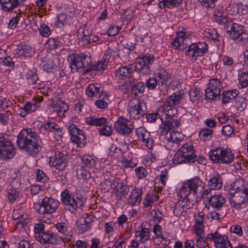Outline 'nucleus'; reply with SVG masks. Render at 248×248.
I'll return each mask as SVG.
<instances>
[{
	"instance_id": "obj_63",
	"label": "nucleus",
	"mask_w": 248,
	"mask_h": 248,
	"mask_svg": "<svg viewBox=\"0 0 248 248\" xmlns=\"http://www.w3.org/2000/svg\"><path fill=\"white\" fill-rule=\"evenodd\" d=\"M137 176L139 179L143 178L146 176V170L142 167H140L135 169Z\"/></svg>"
},
{
	"instance_id": "obj_30",
	"label": "nucleus",
	"mask_w": 248,
	"mask_h": 248,
	"mask_svg": "<svg viewBox=\"0 0 248 248\" xmlns=\"http://www.w3.org/2000/svg\"><path fill=\"white\" fill-rule=\"evenodd\" d=\"M180 124V122L177 120L169 119V120H167L166 123H164V126L161 128L162 134H167L172 128L177 127L179 126Z\"/></svg>"
},
{
	"instance_id": "obj_8",
	"label": "nucleus",
	"mask_w": 248,
	"mask_h": 248,
	"mask_svg": "<svg viewBox=\"0 0 248 248\" xmlns=\"http://www.w3.org/2000/svg\"><path fill=\"white\" fill-rule=\"evenodd\" d=\"M210 159L215 163L220 162L229 164L233 159V155L230 149L219 148L210 151L209 153Z\"/></svg>"
},
{
	"instance_id": "obj_35",
	"label": "nucleus",
	"mask_w": 248,
	"mask_h": 248,
	"mask_svg": "<svg viewBox=\"0 0 248 248\" xmlns=\"http://www.w3.org/2000/svg\"><path fill=\"white\" fill-rule=\"evenodd\" d=\"M238 94V92L236 90L228 91L226 92H223L222 94V102L223 104H226L229 102L230 100L234 99L237 97Z\"/></svg>"
},
{
	"instance_id": "obj_25",
	"label": "nucleus",
	"mask_w": 248,
	"mask_h": 248,
	"mask_svg": "<svg viewBox=\"0 0 248 248\" xmlns=\"http://www.w3.org/2000/svg\"><path fill=\"white\" fill-rule=\"evenodd\" d=\"M191 207V205L190 203H187L186 201H181L180 200L175 204L174 213L176 216H180L183 213H185L188 209Z\"/></svg>"
},
{
	"instance_id": "obj_33",
	"label": "nucleus",
	"mask_w": 248,
	"mask_h": 248,
	"mask_svg": "<svg viewBox=\"0 0 248 248\" xmlns=\"http://www.w3.org/2000/svg\"><path fill=\"white\" fill-rule=\"evenodd\" d=\"M222 182L220 176L218 174L213 176L208 182L209 187L213 190L219 189L221 188Z\"/></svg>"
},
{
	"instance_id": "obj_11",
	"label": "nucleus",
	"mask_w": 248,
	"mask_h": 248,
	"mask_svg": "<svg viewBox=\"0 0 248 248\" xmlns=\"http://www.w3.org/2000/svg\"><path fill=\"white\" fill-rule=\"evenodd\" d=\"M68 130L71 136V140L76 143L78 146H84L86 143V137L83 131L73 124L69 126Z\"/></svg>"
},
{
	"instance_id": "obj_4",
	"label": "nucleus",
	"mask_w": 248,
	"mask_h": 248,
	"mask_svg": "<svg viewBox=\"0 0 248 248\" xmlns=\"http://www.w3.org/2000/svg\"><path fill=\"white\" fill-rule=\"evenodd\" d=\"M197 156L194 154L193 146L190 143H186L177 151L173 158V163L175 164L196 161Z\"/></svg>"
},
{
	"instance_id": "obj_50",
	"label": "nucleus",
	"mask_w": 248,
	"mask_h": 248,
	"mask_svg": "<svg viewBox=\"0 0 248 248\" xmlns=\"http://www.w3.org/2000/svg\"><path fill=\"white\" fill-rule=\"evenodd\" d=\"M239 82L241 88H244L248 85V73H242L239 77Z\"/></svg>"
},
{
	"instance_id": "obj_45",
	"label": "nucleus",
	"mask_w": 248,
	"mask_h": 248,
	"mask_svg": "<svg viewBox=\"0 0 248 248\" xmlns=\"http://www.w3.org/2000/svg\"><path fill=\"white\" fill-rule=\"evenodd\" d=\"M100 85L98 84H90L86 90L88 96H93L99 92Z\"/></svg>"
},
{
	"instance_id": "obj_49",
	"label": "nucleus",
	"mask_w": 248,
	"mask_h": 248,
	"mask_svg": "<svg viewBox=\"0 0 248 248\" xmlns=\"http://www.w3.org/2000/svg\"><path fill=\"white\" fill-rule=\"evenodd\" d=\"M66 159H64V157L63 159H61V160H53L52 162L53 166L58 170H62L66 165Z\"/></svg>"
},
{
	"instance_id": "obj_14",
	"label": "nucleus",
	"mask_w": 248,
	"mask_h": 248,
	"mask_svg": "<svg viewBox=\"0 0 248 248\" xmlns=\"http://www.w3.org/2000/svg\"><path fill=\"white\" fill-rule=\"evenodd\" d=\"M207 50V45L205 43L191 44L186 51V54L193 58L202 56Z\"/></svg>"
},
{
	"instance_id": "obj_44",
	"label": "nucleus",
	"mask_w": 248,
	"mask_h": 248,
	"mask_svg": "<svg viewBox=\"0 0 248 248\" xmlns=\"http://www.w3.org/2000/svg\"><path fill=\"white\" fill-rule=\"evenodd\" d=\"M221 237H223V235H221L217 232H216L214 233H211L208 234L204 239L203 243L207 244L208 241H213L216 246L217 240Z\"/></svg>"
},
{
	"instance_id": "obj_53",
	"label": "nucleus",
	"mask_w": 248,
	"mask_h": 248,
	"mask_svg": "<svg viewBox=\"0 0 248 248\" xmlns=\"http://www.w3.org/2000/svg\"><path fill=\"white\" fill-rule=\"evenodd\" d=\"M50 49H55L61 45V42L54 38H49L46 42Z\"/></svg>"
},
{
	"instance_id": "obj_57",
	"label": "nucleus",
	"mask_w": 248,
	"mask_h": 248,
	"mask_svg": "<svg viewBox=\"0 0 248 248\" xmlns=\"http://www.w3.org/2000/svg\"><path fill=\"white\" fill-rule=\"evenodd\" d=\"M235 105L239 110H242L246 106L245 99L242 97H238L236 101Z\"/></svg>"
},
{
	"instance_id": "obj_27",
	"label": "nucleus",
	"mask_w": 248,
	"mask_h": 248,
	"mask_svg": "<svg viewBox=\"0 0 248 248\" xmlns=\"http://www.w3.org/2000/svg\"><path fill=\"white\" fill-rule=\"evenodd\" d=\"M55 226L59 232L63 234V238L66 241H70L71 240L72 235L70 231H68L67 226L65 223L63 222L57 223Z\"/></svg>"
},
{
	"instance_id": "obj_32",
	"label": "nucleus",
	"mask_w": 248,
	"mask_h": 248,
	"mask_svg": "<svg viewBox=\"0 0 248 248\" xmlns=\"http://www.w3.org/2000/svg\"><path fill=\"white\" fill-rule=\"evenodd\" d=\"M225 202V199L219 194L215 195L209 199L210 205L217 209L221 207Z\"/></svg>"
},
{
	"instance_id": "obj_46",
	"label": "nucleus",
	"mask_w": 248,
	"mask_h": 248,
	"mask_svg": "<svg viewBox=\"0 0 248 248\" xmlns=\"http://www.w3.org/2000/svg\"><path fill=\"white\" fill-rule=\"evenodd\" d=\"M184 135L181 132L172 131L170 133V139L174 143H178L184 139Z\"/></svg>"
},
{
	"instance_id": "obj_64",
	"label": "nucleus",
	"mask_w": 248,
	"mask_h": 248,
	"mask_svg": "<svg viewBox=\"0 0 248 248\" xmlns=\"http://www.w3.org/2000/svg\"><path fill=\"white\" fill-rule=\"evenodd\" d=\"M233 132V129L230 125H226L224 126L222 129V134L227 136H230Z\"/></svg>"
},
{
	"instance_id": "obj_7",
	"label": "nucleus",
	"mask_w": 248,
	"mask_h": 248,
	"mask_svg": "<svg viewBox=\"0 0 248 248\" xmlns=\"http://www.w3.org/2000/svg\"><path fill=\"white\" fill-rule=\"evenodd\" d=\"M238 191L234 193L231 191L229 193V199L231 203H233V207L237 209L245 207L248 202V189L236 188Z\"/></svg>"
},
{
	"instance_id": "obj_54",
	"label": "nucleus",
	"mask_w": 248,
	"mask_h": 248,
	"mask_svg": "<svg viewBox=\"0 0 248 248\" xmlns=\"http://www.w3.org/2000/svg\"><path fill=\"white\" fill-rule=\"evenodd\" d=\"M36 180L42 183L46 182L48 180V177L44 171L40 170H37L36 172Z\"/></svg>"
},
{
	"instance_id": "obj_58",
	"label": "nucleus",
	"mask_w": 248,
	"mask_h": 248,
	"mask_svg": "<svg viewBox=\"0 0 248 248\" xmlns=\"http://www.w3.org/2000/svg\"><path fill=\"white\" fill-rule=\"evenodd\" d=\"M38 107L36 103H31V102H28L24 105L25 109L29 113L35 111Z\"/></svg>"
},
{
	"instance_id": "obj_34",
	"label": "nucleus",
	"mask_w": 248,
	"mask_h": 248,
	"mask_svg": "<svg viewBox=\"0 0 248 248\" xmlns=\"http://www.w3.org/2000/svg\"><path fill=\"white\" fill-rule=\"evenodd\" d=\"M112 189H115L117 192L120 193L122 195L125 194L126 186L123 184L121 179L118 178L114 179L112 182Z\"/></svg>"
},
{
	"instance_id": "obj_42",
	"label": "nucleus",
	"mask_w": 248,
	"mask_h": 248,
	"mask_svg": "<svg viewBox=\"0 0 248 248\" xmlns=\"http://www.w3.org/2000/svg\"><path fill=\"white\" fill-rule=\"evenodd\" d=\"M213 131L208 128H204L199 132V138L201 140L207 141L211 139Z\"/></svg>"
},
{
	"instance_id": "obj_48",
	"label": "nucleus",
	"mask_w": 248,
	"mask_h": 248,
	"mask_svg": "<svg viewBox=\"0 0 248 248\" xmlns=\"http://www.w3.org/2000/svg\"><path fill=\"white\" fill-rule=\"evenodd\" d=\"M112 182L110 180H105L101 184V189L102 192L106 193L113 188Z\"/></svg>"
},
{
	"instance_id": "obj_59",
	"label": "nucleus",
	"mask_w": 248,
	"mask_h": 248,
	"mask_svg": "<svg viewBox=\"0 0 248 248\" xmlns=\"http://www.w3.org/2000/svg\"><path fill=\"white\" fill-rule=\"evenodd\" d=\"M157 82L155 78H150L146 80V87L151 89H154L157 84Z\"/></svg>"
},
{
	"instance_id": "obj_24",
	"label": "nucleus",
	"mask_w": 248,
	"mask_h": 248,
	"mask_svg": "<svg viewBox=\"0 0 248 248\" xmlns=\"http://www.w3.org/2000/svg\"><path fill=\"white\" fill-rule=\"evenodd\" d=\"M129 113L131 118L136 119L143 116L145 114V112L141 109V104L139 101L137 104L130 107Z\"/></svg>"
},
{
	"instance_id": "obj_41",
	"label": "nucleus",
	"mask_w": 248,
	"mask_h": 248,
	"mask_svg": "<svg viewBox=\"0 0 248 248\" xmlns=\"http://www.w3.org/2000/svg\"><path fill=\"white\" fill-rule=\"evenodd\" d=\"M160 109H162V111H164L166 120L171 119L177 113V109L174 107H172L171 106L169 108L168 106H166V107H162Z\"/></svg>"
},
{
	"instance_id": "obj_55",
	"label": "nucleus",
	"mask_w": 248,
	"mask_h": 248,
	"mask_svg": "<svg viewBox=\"0 0 248 248\" xmlns=\"http://www.w3.org/2000/svg\"><path fill=\"white\" fill-rule=\"evenodd\" d=\"M40 34L44 37H48L51 33V31L48 26L45 24H42L39 29Z\"/></svg>"
},
{
	"instance_id": "obj_10",
	"label": "nucleus",
	"mask_w": 248,
	"mask_h": 248,
	"mask_svg": "<svg viewBox=\"0 0 248 248\" xmlns=\"http://www.w3.org/2000/svg\"><path fill=\"white\" fill-rule=\"evenodd\" d=\"M221 88V83L218 79L214 78L210 80L208 86L205 90V98L214 100L220 95Z\"/></svg>"
},
{
	"instance_id": "obj_36",
	"label": "nucleus",
	"mask_w": 248,
	"mask_h": 248,
	"mask_svg": "<svg viewBox=\"0 0 248 248\" xmlns=\"http://www.w3.org/2000/svg\"><path fill=\"white\" fill-rule=\"evenodd\" d=\"M157 77L160 79V81H158V85L160 83L162 85L164 84H168L167 83L169 82V80L170 79V75L164 69L160 70L157 74Z\"/></svg>"
},
{
	"instance_id": "obj_22",
	"label": "nucleus",
	"mask_w": 248,
	"mask_h": 248,
	"mask_svg": "<svg viewBox=\"0 0 248 248\" xmlns=\"http://www.w3.org/2000/svg\"><path fill=\"white\" fill-rule=\"evenodd\" d=\"M108 54L104 55L103 59L100 62H97L95 64H92L89 66L87 69L86 72H89L92 71H96L99 72H102L108 65Z\"/></svg>"
},
{
	"instance_id": "obj_9",
	"label": "nucleus",
	"mask_w": 248,
	"mask_h": 248,
	"mask_svg": "<svg viewBox=\"0 0 248 248\" xmlns=\"http://www.w3.org/2000/svg\"><path fill=\"white\" fill-rule=\"evenodd\" d=\"M72 71L75 72L80 68H84L92 62L91 58L84 53H76L68 59Z\"/></svg>"
},
{
	"instance_id": "obj_15",
	"label": "nucleus",
	"mask_w": 248,
	"mask_h": 248,
	"mask_svg": "<svg viewBox=\"0 0 248 248\" xmlns=\"http://www.w3.org/2000/svg\"><path fill=\"white\" fill-rule=\"evenodd\" d=\"M136 135L140 140L146 143V146L149 149H151L153 146V140L150 137V133L147 131L144 127H139L136 129Z\"/></svg>"
},
{
	"instance_id": "obj_62",
	"label": "nucleus",
	"mask_w": 248,
	"mask_h": 248,
	"mask_svg": "<svg viewBox=\"0 0 248 248\" xmlns=\"http://www.w3.org/2000/svg\"><path fill=\"white\" fill-rule=\"evenodd\" d=\"M44 227L45 225L42 223H39L35 224L34 225V232L36 235L40 234L41 233L44 232L45 231L44 230Z\"/></svg>"
},
{
	"instance_id": "obj_31",
	"label": "nucleus",
	"mask_w": 248,
	"mask_h": 248,
	"mask_svg": "<svg viewBox=\"0 0 248 248\" xmlns=\"http://www.w3.org/2000/svg\"><path fill=\"white\" fill-rule=\"evenodd\" d=\"M188 35L186 32L183 31L179 32L176 37V38L172 42V45L175 46L176 48L179 50H183L185 49V46L181 45V43L184 42V39L187 38Z\"/></svg>"
},
{
	"instance_id": "obj_18",
	"label": "nucleus",
	"mask_w": 248,
	"mask_h": 248,
	"mask_svg": "<svg viewBox=\"0 0 248 248\" xmlns=\"http://www.w3.org/2000/svg\"><path fill=\"white\" fill-rule=\"evenodd\" d=\"M127 87L130 89L132 94L138 96L144 90V86L143 82H137L132 78L128 79L125 81Z\"/></svg>"
},
{
	"instance_id": "obj_16",
	"label": "nucleus",
	"mask_w": 248,
	"mask_h": 248,
	"mask_svg": "<svg viewBox=\"0 0 248 248\" xmlns=\"http://www.w3.org/2000/svg\"><path fill=\"white\" fill-rule=\"evenodd\" d=\"M50 109L53 115L62 117L64 116L65 112L68 109V107L64 102L59 100L54 103Z\"/></svg>"
},
{
	"instance_id": "obj_13",
	"label": "nucleus",
	"mask_w": 248,
	"mask_h": 248,
	"mask_svg": "<svg viewBox=\"0 0 248 248\" xmlns=\"http://www.w3.org/2000/svg\"><path fill=\"white\" fill-rule=\"evenodd\" d=\"M62 200L63 204L69 205L72 209L75 210L77 208L81 207L83 204L81 199L76 197L74 198L69 194V191L65 189L61 194Z\"/></svg>"
},
{
	"instance_id": "obj_28",
	"label": "nucleus",
	"mask_w": 248,
	"mask_h": 248,
	"mask_svg": "<svg viewBox=\"0 0 248 248\" xmlns=\"http://www.w3.org/2000/svg\"><path fill=\"white\" fill-rule=\"evenodd\" d=\"M195 217L196 224L193 227V229L197 235L202 234L204 232V225L203 224L204 215L199 213Z\"/></svg>"
},
{
	"instance_id": "obj_21",
	"label": "nucleus",
	"mask_w": 248,
	"mask_h": 248,
	"mask_svg": "<svg viewBox=\"0 0 248 248\" xmlns=\"http://www.w3.org/2000/svg\"><path fill=\"white\" fill-rule=\"evenodd\" d=\"M25 0H0L2 9L4 12H9L14 8L23 4Z\"/></svg>"
},
{
	"instance_id": "obj_26",
	"label": "nucleus",
	"mask_w": 248,
	"mask_h": 248,
	"mask_svg": "<svg viewBox=\"0 0 248 248\" xmlns=\"http://www.w3.org/2000/svg\"><path fill=\"white\" fill-rule=\"evenodd\" d=\"M141 190H132L127 199L128 203L131 205L139 204L141 200Z\"/></svg>"
},
{
	"instance_id": "obj_23",
	"label": "nucleus",
	"mask_w": 248,
	"mask_h": 248,
	"mask_svg": "<svg viewBox=\"0 0 248 248\" xmlns=\"http://www.w3.org/2000/svg\"><path fill=\"white\" fill-rule=\"evenodd\" d=\"M35 237L36 240L44 244H52L55 240L53 234L48 231H44L40 234L36 235Z\"/></svg>"
},
{
	"instance_id": "obj_39",
	"label": "nucleus",
	"mask_w": 248,
	"mask_h": 248,
	"mask_svg": "<svg viewBox=\"0 0 248 248\" xmlns=\"http://www.w3.org/2000/svg\"><path fill=\"white\" fill-rule=\"evenodd\" d=\"M216 248H232V245L228 237L226 235H223V237L219 238L217 240L215 246Z\"/></svg>"
},
{
	"instance_id": "obj_5",
	"label": "nucleus",
	"mask_w": 248,
	"mask_h": 248,
	"mask_svg": "<svg viewBox=\"0 0 248 248\" xmlns=\"http://www.w3.org/2000/svg\"><path fill=\"white\" fill-rule=\"evenodd\" d=\"M59 203V202L57 200L45 197L41 203H34L33 207L40 215L50 214L56 211Z\"/></svg>"
},
{
	"instance_id": "obj_60",
	"label": "nucleus",
	"mask_w": 248,
	"mask_h": 248,
	"mask_svg": "<svg viewBox=\"0 0 248 248\" xmlns=\"http://www.w3.org/2000/svg\"><path fill=\"white\" fill-rule=\"evenodd\" d=\"M28 82L30 84H34L38 79V77L36 73L32 72L28 74Z\"/></svg>"
},
{
	"instance_id": "obj_37",
	"label": "nucleus",
	"mask_w": 248,
	"mask_h": 248,
	"mask_svg": "<svg viewBox=\"0 0 248 248\" xmlns=\"http://www.w3.org/2000/svg\"><path fill=\"white\" fill-rule=\"evenodd\" d=\"M182 0H162L158 3V6L161 8L169 7L171 6H178L182 2Z\"/></svg>"
},
{
	"instance_id": "obj_61",
	"label": "nucleus",
	"mask_w": 248,
	"mask_h": 248,
	"mask_svg": "<svg viewBox=\"0 0 248 248\" xmlns=\"http://www.w3.org/2000/svg\"><path fill=\"white\" fill-rule=\"evenodd\" d=\"M20 16V15L18 14L15 17L10 19L8 24V27L10 29H13L16 27L17 24L19 22Z\"/></svg>"
},
{
	"instance_id": "obj_47",
	"label": "nucleus",
	"mask_w": 248,
	"mask_h": 248,
	"mask_svg": "<svg viewBox=\"0 0 248 248\" xmlns=\"http://www.w3.org/2000/svg\"><path fill=\"white\" fill-rule=\"evenodd\" d=\"M92 34V31L91 29L87 27L86 25L84 29L79 28L77 31V36L78 40L82 36H90Z\"/></svg>"
},
{
	"instance_id": "obj_1",
	"label": "nucleus",
	"mask_w": 248,
	"mask_h": 248,
	"mask_svg": "<svg viewBox=\"0 0 248 248\" xmlns=\"http://www.w3.org/2000/svg\"><path fill=\"white\" fill-rule=\"evenodd\" d=\"M42 141L37 134L31 129H23L17 138L18 147L30 155H36L41 148Z\"/></svg>"
},
{
	"instance_id": "obj_12",
	"label": "nucleus",
	"mask_w": 248,
	"mask_h": 248,
	"mask_svg": "<svg viewBox=\"0 0 248 248\" xmlns=\"http://www.w3.org/2000/svg\"><path fill=\"white\" fill-rule=\"evenodd\" d=\"M114 128L122 135H129L134 128L132 122L126 119L120 117L115 123Z\"/></svg>"
},
{
	"instance_id": "obj_52",
	"label": "nucleus",
	"mask_w": 248,
	"mask_h": 248,
	"mask_svg": "<svg viewBox=\"0 0 248 248\" xmlns=\"http://www.w3.org/2000/svg\"><path fill=\"white\" fill-rule=\"evenodd\" d=\"M189 94L191 100L192 102L195 101L200 97V92L197 89H191L189 90Z\"/></svg>"
},
{
	"instance_id": "obj_38",
	"label": "nucleus",
	"mask_w": 248,
	"mask_h": 248,
	"mask_svg": "<svg viewBox=\"0 0 248 248\" xmlns=\"http://www.w3.org/2000/svg\"><path fill=\"white\" fill-rule=\"evenodd\" d=\"M106 121L107 119L105 117L96 118L94 117H90L86 119L87 124L98 126H100L102 124H104Z\"/></svg>"
},
{
	"instance_id": "obj_51",
	"label": "nucleus",
	"mask_w": 248,
	"mask_h": 248,
	"mask_svg": "<svg viewBox=\"0 0 248 248\" xmlns=\"http://www.w3.org/2000/svg\"><path fill=\"white\" fill-rule=\"evenodd\" d=\"M111 127L108 125H105L103 127L99 129V132L101 135L109 136L112 134Z\"/></svg>"
},
{
	"instance_id": "obj_40",
	"label": "nucleus",
	"mask_w": 248,
	"mask_h": 248,
	"mask_svg": "<svg viewBox=\"0 0 248 248\" xmlns=\"http://www.w3.org/2000/svg\"><path fill=\"white\" fill-rule=\"evenodd\" d=\"M182 98V96L180 94H173L167 98L165 105L168 107H172L173 105L179 104Z\"/></svg>"
},
{
	"instance_id": "obj_56",
	"label": "nucleus",
	"mask_w": 248,
	"mask_h": 248,
	"mask_svg": "<svg viewBox=\"0 0 248 248\" xmlns=\"http://www.w3.org/2000/svg\"><path fill=\"white\" fill-rule=\"evenodd\" d=\"M203 34L205 37L211 38L213 40L217 39L218 33L216 30H206L204 31Z\"/></svg>"
},
{
	"instance_id": "obj_17",
	"label": "nucleus",
	"mask_w": 248,
	"mask_h": 248,
	"mask_svg": "<svg viewBox=\"0 0 248 248\" xmlns=\"http://www.w3.org/2000/svg\"><path fill=\"white\" fill-rule=\"evenodd\" d=\"M151 225L148 221H144L141 223L140 230L136 232L137 237H140V240L144 243L150 239V231Z\"/></svg>"
},
{
	"instance_id": "obj_43",
	"label": "nucleus",
	"mask_w": 248,
	"mask_h": 248,
	"mask_svg": "<svg viewBox=\"0 0 248 248\" xmlns=\"http://www.w3.org/2000/svg\"><path fill=\"white\" fill-rule=\"evenodd\" d=\"M82 161L84 165L89 168H93L96 164L95 160L89 155H84L82 157Z\"/></svg>"
},
{
	"instance_id": "obj_2",
	"label": "nucleus",
	"mask_w": 248,
	"mask_h": 248,
	"mask_svg": "<svg viewBox=\"0 0 248 248\" xmlns=\"http://www.w3.org/2000/svg\"><path fill=\"white\" fill-rule=\"evenodd\" d=\"M214 16V20L218 24L224 25L226 31L233 40L245 41L248 39V34L244 31L242 25L232 23L231 19L223 16L222 12L218 10L215 11Z\"/></svg>"
},
{
	"instance_id": "obj_6",
	"label": "nucleus",
	"mask_w": 248,
	"mask_h": 248,
	"mask_svg": "<svg viewBox=\"0 0 248 248\" xmlns=\"http://www.w3.org/2000/svg\"><path fill=\"white\" fill-rule=\"evenodd\" d=\"M16 149L12 144L8 135L3 134L0 137V159H9L14 157Z\"/></svg>"
},
{
	"instance_id": "obj_3",
	"label": "nucleus",
	"mask_w": 248,
	"mask_h": 248,
	"mask_svg": "<svg viewBox=\"0 0 248 248\" xmlns=\"http://www.w3.org/2000/svg\"><path fill=\"white\" fill-rule=\"evenodd\" d=\"M154 57L151 55L144 56L137 59L136 63L120 67L116 71L117 75H119L122 79L124 77H127L134 70L141 72L144 75H148L150 73V65L154 61Z\"/></svg>"
},
{
	"instance_id": "obj_20",
	"label": "nucleus",
	"mask_w": 248,
	"mask_h": 248,
	"mask_svg": "<svg viewBox=\"0 0 248 248\" xmlns=\"http://www.w3.org/2000/svg\"><path fill=\"white\" fill-rule=\"evenodd\" d=\"M178 196L179 197V200L186 201L188 203H190V201H193L194 198L186 182L184 184L183 186L179 190Z\"/></svg>"
},
{
	"instance_id": "obj_29",
	"label": "nucleus",
	"mask_w": 248,
	"mask_h": 248,
	"mask_svg": "<svg viewBox=\"0 0 248 248\" xmlns=\"http://www.w3.org/2000/svg\"><path fill=\"white\" fill-rule=\"evenodd\" d=\"M34 52L33 48L24 45L18 46L16 50V54L19 56L29 57Z\"/></svg>"
},
{
	"instance_id": "obj_19",
	"label": "nucleus",
	"mask_w": 248,
	"mask_h": 248,
	"mask_svg": "<svg viewBox=\"0 0 248 248\" xmlns=\"http://www.w3.org/2000/svg\"><path fill=\"white\" fill-rule=\"evenodd\" d=\"M186 183L190 189L192 196L196 195L199 188L202 189L203 187L204 184L202 181L198 177H196L190 180H188Z\"/></svg>"
}]
</instances>
